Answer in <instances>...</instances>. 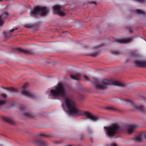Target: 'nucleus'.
I'll return each mask as SVG.
<instances>
[{"label":"nucleus","mask_w":146,"mask_h":146,"mask_svg":"<svg viewBox=\"0 0 146 146\" xmlns=\"http://www.w3.org/2000/svg\"><path fill=\"white\" fill-rule=\"evenodd\" d=\"M65 102L68 113L70 115L78 116L84 115L93 121L98 120L99 118L96 115H93L91 112L84 111L76 108V104L73 100L68 97L65 98Z\"/></svg>","instance_id":"obj_1"},{"label":"nucleus","mask_w":146,"mask_h":146,"mask_svg":"<svg viewBox=\"0 0 146 146\" xmlns=\"http://www.w3.org/2000/svg\"><path fill=\"white\" fill-rule=\"evenodd\" d=\"M93 80L95 88L97 90L104 89L107 86L113 85L120 87H124V85L118 81L110 80L104 79L100 80L99 79L94 78Z\"/></svg>","instance_id":"obj_2"},{"label":"nucleus","mask_w":146,"mask_h":146,"mask_svg":"<svg viewBox=\"0 0 146 146\" xmlns=\"http://www.w3.org/2000/svg\"><path fill=\"white\" fill-rule=\"evenodd\" d=\"M50 92L51 95L54 96H65L66 94V90L64 85L62 84H59L55 90H52Z\"/></svg>","instance_id":"obj_3"},{"label":"nucleus","mask_w":146,"mask_h":146,"mask_svg":"<svg viewBox=\"0 0 146 146\" xmlns=\"http://www.w3.org/2000/svg\"><path fill=\"white\" fill-rule=\"evenodd\" d=\"M104 128L108 135L111 137H113L115 133H119L120 131L119 126L116 124H113L108 128L105 127Z\"/></svg>","instance_id":"obj_4"},{"label":"nucleus","mask_w":146,"mask_h":146,"mask_svg":"<svg viewBox=\"0 0 146 146\" xmlns=\"http://www.w3.org/2000/svg\"><path fill=\"white\" fill-rule=\"evenodd\" d=\"M48 11V10L46 7H40L38 6L35 7L33 11L31 12V14L32 16L36 15L44 16L47 14Z\"/></svg>","instance_id":"obj_5"},{"label":"nucleus","mask_w":146,"mask_h":146,"mask_svg":"<svg viewBox=\"0 0 146 146\" xmlns=\"http://www.w3.org/2000/svg\"><path fill=\"white\" fill-rule=\"evenodd\" d=\"M123 100L125 102L126 104H129L131 105L135 109L142 111H144L145 110L144 106L141 105L136 104L131 100L126 99H123Z\"/></svg>","instance_id":"obj_6"},{"label":"nucleus","mask_w":146,"mask_h":146,"mask_svg":"<svg viewBox=\"0 0 146 146\" xmlns=\"http://www.w3.org/2000/svg\"><path fill=\"white\" fill-rule=\"evenodd\" d=\"M29 85L27 83H25L22 88V91L21 92V94L23 95L28 97L32 98H35L34 94L30 91L26 90V88Z\"/></svg>","instance_id":"obj_7"},{"label":"nucleus","mask_w":146,"mask_h":146,"mask_svg":"<svg viewBox=\"0 0 146 146\" xmlns=\"http://www.w3.org/2000/svg\"><path fill=\"white\" fill-rule=\"evenodd\" d=\"M34 143L38 146H48V145L47 141L42 139H36L34 140Z\"/></svg>","instance_id":"obj_8"},{"label":"nucleus","mask_w":146,"mask_h":146,"mask_svg":"<svg viewBox=\"0 0 146 146\" xmlns=\"http://www.w3.org/2000/svg\"><path fill=\"white\" fill-rule=\"evenodd\" d=\"M53 10L61 16H64V13L61 11V7L59 5H56L53 7Z\"/></svg>","instance_id":"obj_9"},{"label":"nucleus","mask_w":146,"mask_h":146,"mask_svg":"<svg viewBox=\"0 0 146 146\" xmlns=\"http://www.w3.org/2000/svg\"><path fill=\"white\" fill-rule=\"evenodd\" d=\"M144 138L146 139V132L140 133L136 135L134 139L136 141L141 142Z\"/></svg>","instance_id":"obj_10"},{"label":"nucleus","mask_w":146,"mask_h":146,"mask_svg":"<svg viewBox=\"0 0 146 146\" xmlns=\"http://www.w3.org/2000/svg\"><path fill=\"white\" fill-rule=\"evenodd\" d=\"M16 50L19 52L27 54H32L34 53L33 50L29 49H24L20 48L16 49Z\"/></svg>","instance_id":"obj_11"},{"label":"nucleus","mask_w":146,"mask_h":146,"mask_svg":"<svg viewBox=\"0 0 146 146\" xmlns=\"http://www.w3.org/2000/svg\"><path fill=\"white\" fill-rule=\"evenodd\" d=\"M133 39L132 38H124L121 39H116L115 42L120 43H126L130 42Z\"/></svg>","instance_id":"obj_12"},{"label":"nucleus","mask_w":146,"mask_h":146,"mask_svg":"<svg viewBox=\"0 0 146 146\" xmlns=\"http://www.w3.org/2000/svg\"><path fill=\"white\" fill-rule=\"evenodd\" d=\"M137 127L135 125H129L127 127V132L129 134L132 133Z\"/></svg>","instance_id":"obj_13"},{"label":"nucleus","mask_w":146,"mask_h":146,"mask_svg":"<svg viewBox=\"0 0 146 146\" xmlns=\"http://www.w3.org/2000/svg\"><path fill=\"white\" fill-rule=\"evenodd\" d=\"M134 63L137 67L145 68L146 67V61H135Z\"/></svg>","instance_id":"obj_14"},{"label":"nucleus","mask_w":146,"mask_h":146,"mask_svg":"<svg viewBox=\"0 0 146 146\" xmlns=\"http://www.w3.org/2000/svg\"><path fill=\"white\" fill-rule=\"evenodd\" d=\"M9 15L7 12H5L1 15H0V25L3 24L4 21L3 19L6 18Z\"/></svg>","instance_id":"obj_15"},{"label":"nucleus","mask_w":146,"mask_h":146,"mask_svg":"<svg viewBox=\"0 0 146 146\" xmlns=\"http://www.w3.org/2000/svg\"><path fill=\"white\" fill-rule=\"evenodd\" d=\"M2 119L3 120L10 124H15V122L10 118L3 117H2Z\"/></svg>","instance_id":"obj_16"},{"label":"nucleus","mask_w":146,"mask_h":146,"mask_svg":"<svg viewBox=\"0 0 146 146\" xmlns=\"http://www.w3.org/2000/svg\"><path fill=\"white\" fill-rule=\"evenodd\" d=\"M70 77L72 79L78 81L81 78V75L80 74L78 73L74 75H70Z\"/></svg>","instance_id":"obj_17"},{"label":"nucleus","mask_w":146,"mask_h":146,"mask_svg":"<svg viewBox=\"0 0 146 146\" xmlns=\"http://www.w3.org/2000/svg\"><path fill=\"white\" fill-rule=\"evenodd\" d=\"M23 115L27 117L33 118L35 117V115L32 113H29L27 112H24Z\"/></svg>","instance_id":"obj_18"},{"label":"nucleus","mask_w":146,"mask_h":146,"mask_svg":"<svg viewBox=\"0 0 146 146\" xmlns=\"http://www.w3.org/2000/svg\"><path fill=\"white\" fill-rule=\"evenodd\" d=\"M4 89L14 92L17 93L18 92L17 89L13 88H5Z\"/></svg>","instance_id":"obj_19"},{"label":"nucleus","mask_w":146,"mask_h":146,"mask_svg":"<svg viewBox=\"0 0 146 146\" xmlns=\"http://www.w3.org/2000/svg\"><path fill=\"white\" fill-rule=\"evenodd\" d=\"M6 102L4 100H0V108L5 104Z\"/></svg>","instance_id":"obj_20"},{"label":"nucleus","mask_w":146,"mask_h":146,"mask_svg":"<svg viewBox=\"0 0 146 146\" xmlns=\"http://www.w3.org/2000/svg\"><path fill=\"white\" fill-rule=\"evenodd\" d=\"M136 12L137 13L139 14H141L143 15L145 14V12L140 9H137L136 10Z\"/></svg>","instance_id":"obj_21"},{"label":"nucleus","mask_w":146,"mask_h":146,"mask_svg":"<svg viewBox=\"0 0 146 146\" xmlns=\"http://www.w3.org/2000/svg\"><path fill=\"white\" fill-rule=\"evenodd\" d=\"M106 109L108 110H112L113 111H115L116 110V109L112 107H107L106 108Z\"/></svg>","instance_id":"obj_22"},{"label":"nucleus","mask_w":146,"mask_h":146,"mask_svg":"<svg viewBox=\"0 0 146 146\" xmlns=\"http://www.w3.org/2000/svg\"><path fill=\"white\" fill-rule=\"evenodd\" d=\"M3 34L5 37L7 38L11 36V34L10 33H7L4 32L3 33Z\"/></svg>","instance_id":"obj_23"},{"label":"nucleus","mask_w":146,"mask_h":146,"mask_svg":"<svg viewBox=\"0 0 146 146\" xmlns=\"http://www.w3.org/2000/svg\"><path fill=\"white\" fill-rule=\"evenodd\" d=\"M19 108L21 111H23L25 109V107L23 105H20L19 107Z\"/></svg>","instance_id":"obj_24"},{"label":"nucleus","mask_w":146,"mask_h":146,"mask_svg":"<svg viewBox=\"0 0 146 146\" xmlns=\"http://www.w3.org/2000/svg\"><path fill=\"white\" fill-rule=\"evenodd\" d=\"M136 1H138L141 3H144L146 1L145 0H134Z\"/></svg>","instance_id":"obj_25"},{"label":"nucleus","mask_w":146,"mask_h":146,"mask_svg":"<svg viewBox=\"0 0 146 146\" xmlns=\"http://www.w3.org/2000/svg\"><path fill=\"white\" fill-rule=\"evenodd\" d=\"M99 53L98 52H96L93 54H92L91 55V56L93 57H96L99 55Z\"/></svg>","instance_id":"obj_26"},{"label":"nucleus","mask_w":146,"mask_h":146,"mask_svg":"<svg viewBox=\"0 0 146 146\" xmlns=\"http://www.w3.org/2000/svg\"><path fill=\"white\" fill-rule=\"evenodd\" d=\"M111 53L115 55H117L119 54V52L116 51H112Z\"/></svg>","instance_id":"obj_27"},{"label":"nucleus","mask_w":146,"mask_h":146,"mask_svg":"<svg viewBox=\"0 0 146 146\" xmlns=\"http://www.w3.org/2000/svg\"><path fill=\"white\" fill-rule=\"evenodd\" d=\"M39 135L40 136H42L44 137H49L50 136L48 135H46L43 133H40L39 134Z\"/></svg>","instance_id":"obj_28"},{"label":"nucleus","mask_w":146,"mask_h":146,"mask_svg":"<svg viewBox=\"0 0 146 146\" xmlns=\"http://www.w3.org/2000/svg\"><path fill=\"white\" fill-rule=\"evenodd\" d=\"M84 79L87 81H89V78L86 75H84Z\"/></svg>","instance_id":"obj_29"},{"label":"nucleus","mask_w":146,"mask_h":146,"mask_svg":"<svg viewBox=\"0 0 146 146\" xmlns=\"http://www.w3.org/2000/svg\"><path fill=\"white\" fill-rule=\"evenodd\" d=\"M2 96L4 98H6L7 97V95H6V94H3L2 95Z\"/></svg>","instance_id":"obj_30"},{"label":"nucleus","mask_w":146,"mask_h":146,"mask_svg":"<svg viewBox=\"0 0 146 146\" xmlns=\"http://www.w3.org/2000/svg\"><path fill=\"white\" fill-rule=\"evenodd\" d=\"M110 146H117L116 143H113L110 145Z\"/></svg>","instance_id":"obj_31"},{"label":"nucleus","mask_w":146,"mask_h":146,"mask_svg":"<svg viewBox=\"0 0 146 146\" xmlns=\"http://www.w3.org/2000/svg\"><path fill=\"white\" fill-rule=\"evenodd\" d=\"M17 29V28H16V29H12L10 31V33H12V32H13L14 31H15V30H16Z\"/></svg>","instance_id":"obj_32"},{"label":"nucleus","mask_w":146,"mask_h":146,"mask_svg":"<svg viewBox=\"0 0 146 146\" xmlns=\"http://www.w3.org/2000/svg\"><path fill=\"white\" fill-rule=\"evenodd\" d=\"M26 27L28 28H30L32 27V26L31 25H26Z\"/></svg>","instance_id":"obj_33"},{"label":"nucleus","mask_w":146,"mask_h":146,"mask_svg":"<svg viewBox=\"0 0 146 146\" xmlns=\"http://www.w3.org/2000/svg\"><path fill=\"white\" fill-rule=\"evenodd\" d=\"M141 100H143L146 102V98H145L143 97L142 96L141 97Z\"/></svg>","instance_id":"obj_34"},{"label":"nucleus","mask_w":146,"mask_h":146,"mask_svg":"<svg viewBox=\"0 0 146 146\" xmlns=\"http://www.w3.org/2000/svg\"><path fill=\"white\" fill-rule=\"evenodd\" d=\"M135 53H132V54H131V56H135Z\"/></svg>","instance_id":"obj_35"},{"label":"nucleus","mask_w":146,"mask_h":146,"mask_svg":"<svg viewBox=\"0 0 146 146\" xmlns=\"http://www.w3.org/2000/svg\"><path fill=\"white\" fill-rule=\"evenodd\" d=\"M129 32H130V33H131V29H130V30H129Z\"/></svg>","instance_id":"obj_36"},{"label":"nucleus","mask_w":146,"mask_h":146,"mask_svg":"<svg viewBox=\"0 0 146 146\" xmlns=\"http://www.w3.org/2000/svg\"><path fill=\"white\" fill-rule=\"evenodd\" d=\"M3 0H0V1H2Z\"/></svg>","instance_id":"obj_37"}]
</instances>
